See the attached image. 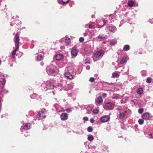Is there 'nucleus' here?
I'll list each match as a JSON object with an SVG mask.
<instances>
[{
  "label": "nucleus",
  "instance_id": "nucleus-64",
  "mask_svg": "<svg viewBox=\"0 0 153 153\" xmlns=\"http://www.w3.org/2000/svg\"><path fill=\"white\" fill-rule=\"evenodd\" d=\"M87 153V152H86V153Z\"/></svg>",
  "mask_w": 153,
  "mask_h": 153
},
{
  "label": "nucleus",
  "instance_id": "nucleus-13",
  "mask_svg": "<svg viewBox=\"0 0 153 153\" xmlns=\"http://www.w3.org/2000/svg\"><path fill=\"white\" fill-rule=\"evenodd\" d=\"M105 106L107 108V109L109 110L113 109L114 107V104L111 102H108L106 103L105 104Z\"/></svg>",
  "mask_w": 153,
  "mask_h": 153
},
{
  "label": "nucleus",
  "instance_id": "nucleus-49",
  "mask_svg": "<svg viewBox=\"0 0 153 153\" xmlns=\"http://www.w3.org/2000/svg\"><path fill=\"white\" fill-rule=\"evenodd\" d=\"M149 22L152 24L153 23V18L152 19H149Z\"/></svg>",
  "mask_w": 153,
  "mask_h": 153
},
{
  "label": "nucleus",
  "instance_id": "nucleus-39",
  "mask_svg": "<svg viewBox=\"0 0 153 153\" xmlns=\"http://www.w3.org/2000/svg\"><path fill=\"white\" fill-rule=\"evenodd\" d=\"M99 110L97 109H95L93 110V112L95 114H97Z\"/></svg>",
  "mask_w": 153,
  "mask_h": 153
},
{
  "label": "nucleus",
  "instance_id": "nucleus-7",
  "mask_svg": "<svg viewBox=\"0 0 153 153\" xmlns=\"http://www.w3.org/2000/svg\"><path fill=\"white\" fill-rule=\"evenodd\" d=\"M115 84L114 83H107L105 86L107 88V90L112 91L115 88Z\"/></svg>",
  "mask_w": 153,
  "mask_h": 153
},
{
  "label": "nucleus",
  "instance_id": "nucleus-9",
  "mask_svg": "<svg viewBox=\"0 0 153 153\" xmlns=\"http://www.w3.org/2000/svg\"><path fill=\"white\" fill-rule=\"evenodd\" d=\"M64 75L65 77L68 79H71L73 78L72 73L70 72H65L64 73Z\"/></svg>",
  "mask_w": 153,
  "mask_h": 153
},
{
  "label": "nucleus",
  "instance_id": "nucleus-53",
  "mask_svg": "<svg viewBox=\"0 0 153 153\" xmlns=\"http://www.w3.org/2000/svg\"><path fill=\"white\" fill-rule=\"evenodd\" d=\"M26 134H25V137H27L28 135V133L26 132Z\"/></svg>",
  "mask_w": 153,
  "mask_h": 153
},
{
  "label": "nucleus",
  "instance_id": "nucleus-20",
  "mask_svg": "<svg viewBox=\"0 0 153 153\" xmlns=\"http://www.w3.org/2000/svg\"><path fill=\"white\" fill-rule=\"evenodd\" d=\"M55 58L57 60H60L63 58L64 56L62 54H58L56 55Z\"/></svg>",
  "mask_w": 153,
  "mask_h": 153
},
{
  "label": "nucleus",
  "instance_id": "nucleus-52",
  "mask_svg": "<svg viewBox=\"0 0 153 153\" xmlns=\"http://www.w3.org/2000/svg\"><path fill=\"white\" fill-rule=\"evenodd\" d=\"M88 35V34L87 33L85 32L83 33V35L84 36H86Z\"/></svg>",
  "mask_w": 153,
  "mask_h": 153
},
{
  "label": "nucleus",
  "instance_id": "nucleus-40",
  "mask_svg": "<svg viewBox=\"0 0 153 153\" xmlns=\"http://www.w3.org/2000/svg\"><path fill=\"white\" fill-rule=\"evenodd\" d=\"M143 109L142 108H141L138 109V113L140 114H142L143 112Z\"/></svg>",
  "mask_w": 153,
  "mask_h": 153
},
{
  "label": "nucleus",
  "instance_id": "nucleus-11",
  "mask_svg": "<svg viewBox=\"0 0 153 153\" xmlns=\"http://www.w3.org/2000/svg\"><path fill=\"white\" fill-rule=\"evenodd\" d=\"M71 53L72 56L75 57L78 54V51L75 48L73 47L71 49Z\"/></svg>",
  "mask_w": 153,
  "mask_h": 153
},
{
  "label": "nucleus",
  "instance_id": "nucleus-6",
  "mask_svg": "<svg viewBox=\"0 0 153 153\" xmlns=\"http://www.w3.org/2000/svg\"><path fill=\"white\" fill-rule=\"evenodd\" d=\"M36 117L34 118V120H42L46 117L45 114L44 112L42 111H39L37 115H36Z\"/></svg>",
  "mask_w": 153,
  "mask_h": 153
},
{
  "label": "nucleus",
  "instance_id": "nucleus-33",
  "mask_svg": "<svg viewBox=\"0 0 153 153\" xmlns=\"http://www.w3.org/2000/svg\"><path fill=\"white\" fill-rule=\"evenodd\" d=\"M146 71L143 70L141 71L140 72L141 75L142 76H145L146 75Z\"/></svg>",
  "mask_w": 153,
  "mask_h": 153
},
{
  "label": "nucleus",
  "instance_id": "nucleus-8",
  "mask_svg": "<svg viewBox=\"0 0 153 153\" xmlns=\"http://www.w3.org/2000/svg\"><path fill=\"white\" fill-rule=\"evenodd\" d=\"M30 128V123H27L25 125L22 126L21 128V130L23 132L29 129Z\"/></svg>",
  "mask_w": 153,
  "mask_h": 153
},
{
  "label": "nucleus",
  "instance_id": "nucleus-27",
  "mask_svg": "<svg viewBox=\"0 0 153 153\" xmlns=\"http://www.w3.org/2000/svg\"><path fill=\"white\" fill-rule=\"evenodd\" d=\"M65 42L66 45L68 46L71 43L70 39L68 37H66L65 40Z\"/></svg>",
  "mask_w": 153,
  "mask_h": 153
},
{
  "label": "nucleus",
  "instance_id": "nucleus-59",
  "mask_svg": "<svg viewBox=\"0 0 153 153\" xmlns=\"http://www.w3.org/2000/svg\"><path fill=\"white\" fill-rule=\"evenodd\" d=\"M1 60L0 59V65H1Z\"/></svg>",
  "mask_w": 153,
  "mask_h": 153
},
{
  "label": "nucleus",
  "instance_id": "nucleus-15",
  "mask_svg": "<svg viewBox=\"0 0 153 153\" xmlns=\"http://www.w3.org/2000/svg\"><path fill=\"white\" fill-rule=\"evenodd\" d=\"M58 2L60 4L64 5L68 4L70 0H57Z\"/></svg>",
  "mask_w": 153,
  "mask_h": 153
},
{
  "label": "nucleus",
  "instance_id": "nucleus-46",
  "mask_svg": "<svg viewBox=\"0 0 153 153\" xmlns=\"http://www.w3.org/2000/svg\"><path fill=\"white\" fill-rule=\"evenodd\" d=\"M106 129L108 131H109L110 130V128L109 126H107L106 127Z\"/></svg>",
  "mask_w": 153,
  "mask_h": 153
},
{
  "label": "nucleus",
  "instance_id": "nucleus-26",
  "mask_svg": "<svg viewBox=\"0 0 153 153\" xmlns=\"http://www.w3.org/2000/svg\"><path fill=\"white\" fill-rule=\"evenodd\" d=\"M127 4H128V6L129 7H131L134 6V5L135 4V2H134V1H129L128 2Z\"/></svg>",
  "mask_w": 153,
  "mask_h": 153
},
{
  "label": "nucleus",
  "instance_id": "nucleus-48",
  "mask_svg": "<svg viewBox=\"0 0 153 153\" xmlns=\"http://www.w3.org/2000/svg\"><path fill=\"white\" fill-rule=\"evenodd\" d=\"M114 16L113 14H111L109 16V19H111L112 18V17Z\"/></svg>",
  "mask_w": 153,
  "mask_h": 153
},
{
  "label": "nucleus",
  "instance_id": "nucleus-60",
  "mask_svg": "<svg viewBox=\"0 0 153 153\" xmlns=\"http://www.w3.org/2000/svg\"><path fill=\"white\" fill-rule=\"evenodd\" d=\"M87 110H89V109H90V108H87Z\"/></svg>",
  "mask_w": 153,
  "mask_h": 153
},
{
  "label": "nucleus",
  "instance_id": "nucleus-32",
  "mask_svg": "<svg viewBox=\"0 0 153 153\" xmlns=\"http://www.w3.org/2000/svg\"><path fill=\"white\" fill-rule=\"evenodd\" d=\"M119 76V75L117 73L114 72L112 74V77L113 78H118Z\"/></svg>",
  "mask_w": 153,
  "mask_h": 153
},
{
  "label": "nucleus",
  "instance_id": "nucleus-31",
  "mask_svg": "<svg viewBox=\"0 0 153 153\" xmlns=\"http://www.w3.org/2000/svg\"><path fill=\"white\" fill-rule=\"evenodd\" d=\"M143 91L142 88H140L138 89L137 91V93L139 94H141L143 93Z\"/></svg>",
  "mask_w": 153,
  "mask_h": 153
},
{
  "label": "nucleus",
  "instance_id": "nucleus-55",
  "mask_svg": "<svg viewBox=\"0 0 153 153\" xmlns=\"http://www.w3.org/2000/svg\"><path fill=\"white\" fill-rule=\"evenodd\" d=\"M88 26V25L87 24H86L84 25V27L86 28V27H87Z\"/></svg>",
  "mask_w": 153,
  "mask_h": 153
},
{
  "label": "nucleus",
  "instance_id": "nucleus-24",
  "mask_svg": "<svg viewBox=\"0 0 153 153\" xmlns=\"http://www.w3.org/2000/svg\"><path fill=\"white\" fill-rule=\"evenodd\" d=\"M128 57H123L122 58L120 61V63L121 64H123L126 63Z\"/></svg>",
  "mask_w": 153,
  "mask_h": 153
},
{
  "label": "nucleus",
  "instance_id": "nucleus-4",
  "mask_svg": "<svg viewBox=\"0 0 153 153\" xmlns=\"http://www.w3.org/2000/svg\"><path fill=\"white\" fill-rule=\"evenodd\" d=\"M19 35L17 34H16V35L14 38V42H15V46H16V48L13 51L12 53V57L13 59L15 58V55L16 54V52L19 48Z\"/></svg>",
  "mask_w": 153,
  "mask_h": 153
},
{
  "label": "nucleus",
  "instance_id": "nucleus-63",
  "mask_svg": "<svg viewBox=\"0 0 153 153\" xmlns=\"http://www.w3.org/2000/svg\"><path fill=\"white\" fill-rule=\"evenodd\" d=\"M1 0H0V2H1Z\"/></svg>",
  "mask_w": 153,
  "mask_h": 153
},
{
  "label": "nucleus",
  "instance_id": "nucleus-3",
  "mask_svg": "<svg viewBox=\"0 0 153 153\" xmlns=\"http://www.w3.org/2000/svg\"><path fill=\"white\" fill-rule=\"evenodd\" d=\"M104 53V51L102 50L98 51L96 52L93 56L94 61L95 62L100 59L102 57Z\"/></svg>",
  "mask_w": 153,
  "mask_h": 153
},
{
  "label": "nucleus",
  "instance_id": "nucleus-2",
  "mask_svg": "<svg viewBox=\"0 0 153 153\" xmlns=\"http://www.w3.org/2000/svg\"><path fill=\"white\" fill-rule=\"evenodd\" d=\"M53 63L54 62H52L50 65L46 68V72L49 75L57 74L59 71L58 69L53 64Z\"/></svg>",
  "mask_w": 153,
  "mask_h": 153
},
{
  "label": "nucleus",
  "instance_id": "nucleus-41",
  "mask_svg": "<svg viewBox=\"0 0 153 153\" xmlns=\"http://www.w3.org/2000/svg\"><path fill=\"white\" fill-rule=\"evenodd\" d=\"M94 80L95 79L93 77H91L89 79V81L91 82H93Z\"/></svg>",
  "mask_w": 153,
  "mask_h": 153
},
{
  "label": "nucleus",
  "instance_id": "nucleus-56",
  "mask_svg": "<svg viewBox=\"0 0 153 153\" xmlns=\"http://www.w3.org/2000/svg\"><path fill=\"white\" fill-rule=\"evenodd\" d=\"M95 17V15H92V16H91V17L92 18H94Z\"/></svg>",
  "mask_w": 153,
  "mask_h": 153
},
{
  "label": "nucleus",
  "instance_id": "nucleus-35",
  "mask_svg": "<svg viewBox=\"0 0 153 153\" xmlns=\"http://www.w3.org/2000/svg\"><path fill=\"white\" fill-rule=\"evenodd\" d=\"M138 122L139 124L141 125L143 123L144 121L143 119H140L138 120Z\"/></svg>",
  "mask_w": 153,
  "mask_h": 153
},
{
  "label": "nucleus",
  "instance_id": "nucleus-30",
  "mask_svg": "<svg viewBox=\"0 0 153 153\" xmlns=\"http://www.w3.org/2000/svg\"><path fill=\"white\" fill-rule=\"evenodd\" d=\"M90 59L89 58H87L85 60V64L90 63Z\"/></svg>",
  "mask_w": 153,
  "mask_h": 153
},
{
  "label": "nucleus",
  "instance_id": "nucleus-10",
  "mask_svg": "<svg viewBox=\"0 0 153 153\" xmlns=\"http://www.w3.org/2000/svg\"><path fill=\"white\" fill-rule=\"evenodd\" d=\"M65 71V72H70L72 73L74 71V66L73 65L69 66L66 68Z\"/></svg>",
  "mask_w": 153,
  "mask_h": 153
},
{
  "label": "nucleus",
  "instance_id": "nucleus-5",
  "mask_svg": "<svg viewBox=\"0 0 153 153\" xmlns=\"http://www.w3.org/2000/svg\"><path fill=\"white\" fill-rule=\"evenodd\" d=\"M117 110L119 111V114L118 115V118H123L127 115V111L126 110L123 109L122 107H119L117 109Z\"/></svg>",
  "mask_w": 153,
  "mask_h": 153
},
{
  "label": "nucleus",
  "instance_id": "nucleus-50",
  "mask_svg": "<svg viewBox=\"0 0 153 153\" xmlns=\"http://www.w3.org/2000/svg\"><path fill=\"white\" fill-rule=\"evenodd\" d=\"M90 121L91 123H94V120L92 118H91L90 119Z\"/></svg>",
  "mask_w": 153,
  "mask_h": 153
},
{
  "label": "nucleus",
  "instance_id": "nucleus-36",
  "mask_svg": "<svg viewBox=\"0 0 153 153\" xmlns=\"http://www.w3.org/2000/svg\"><path fill=\"white\" fill-rule=\"evenodd\" d=\"M152 79L150 77H148L147 78L146 82H147L149 83H150L152 82Z\"/></svg>",
  "mask_w": 153,
  "mask_h": 153
},
{
  "label": "nucleus",
  "instance_id": "nucleus-38",
  "mask_svg": "<svg viewBox=\"0 0 153 153\" xmlns=\"http://www.w3.org/2000/svg\"><path fill=\"white\" fill-rule=\"evenodd\" d=\"M117 43L116 41L112 40L110 42V44L111 45H114Z\"/></svg>",
  "mask_w": 153,
  "mask_h": 153
},
{
  "label": "nucleus",
  "instance_id": "nucleus-62",
  "mask_svg": "<svg viewBox=\"0 0 153 153\" xmlns=\"http://www.w3.org/2000/svg\"><path fill=\"white\" fill-rule=\"evenodd\" d=\"M10 25H12V26H13V25H12V23H11L10 24Z\"/></svg>",
  "mask_w": 153,
  "mask_h": 153
},
{
  "label": "nucleus",
  "instance_id": "nucleus-18",
  "mask_svg": "<svg viewBox=\"0 0 153 153\" xmlns=\"http://www.w3.org/2000/svg\"><path fill=\"white\" fill-rule=\"evenodd\" d=\"M149 114L148 112L145 113L142 115V118L145 120L149 119Z\"/></svg>",
  "mask_w": 153,
  "mask_h": 153
},
{
  "label": "nucleus",
  "instance_id": "nucleus-54",
  "mask_svg": "<svg viewBox=\"0 0 153 153\" xmlns=\"http://www.w3.org/2000/svg\"><path fill=\"white\" fill-rule=\"evenodd\" d=\"M64 41V39H60L59 40V42H62V41Z\"/></svg>",
  "mask_w": 153,
  "mask_h": 153
},
{
  "label": "nucleus",
  "instance_id": "nucleus-45",
  "mask_svg": "<svg viewBox=\"0 0 153 153\" xmlns=\"http://www.w3.org/2000/svg\"><path fill=\"white\" fill-rule=\"evenodd\" d=\"M88 27L90 29H92V28H94L93 27V25H91V24H90V25H89Z\"/></svg>",
  "mask_w": 153,
  "mask_h": 153
},
{
  "label": "nucleus",
  "instance_id": "nucleus-58",
  "mask_svg": "<svg viewBox=\"0 0 153 153\" xmlns=\"http://www.w3.org/2000/svg\"><path fill=\"white\" fill-rule=\"evenodd\" d=\"M20 55L22 56V52H20Z\"/></svg>",
  "mask_w": 153,
  "mask_h": 153
},
{
  "label": "nucleus",
  "instance_id": "nucleus-23",
  "mask_svg": "<svg viewBox=\"0 0 153 153\" xmlns=\"http://www.w3.org/2000/svg\"><path fill=\"white\" fill-rule=\"evenodd\" d=\"M30 97L31 98H36L38 100L40 99V97H39L37 94L34 93L30 95Z\"/></svg>",
  "mask_w": 153,
  "mask_h": 153
},
{
  "label": "nucleus",
  "instance_id": "nucleus-1",
  "mask_svg": "<svg viewBox=\"0 0 153 153\" xmlns=\"http://www.w3.org/2000/svg\"><path fill=\"white\" fill-rule=\"evenodd\" d=\"M54 81L53 80H51L47 81L45 85V87L44 88L45 90L47 91L48 93H51L52 92L53 94L54 93L53 90V89L55 85H56L57 87H60L62 86V83H59L58 82H55V84H54Z\"/></svg>",
  "mask_w": 153,
  "mask_h": 153
},
{
  "label": "nucleus",
  "instance_id": "nucleus-21",
  "mask_svg": "<svg viewBox=\"0 0 153 153\" xmlns=\"http://www.w3.org/2000/svg\"><path fill=\"white\" fill-rule=\"evenodd\" d=\"M106 23V20L105 19H103V20L100 21V22L99 23V26H100V27H98V28H100L101 27H103L104 25H105Z\"/></svg>",
  "mask_w": 153,
  "mask_h": 153
},
{
  "label": "nucleus",
  "instance_id": "nucleus-28",
  "mask_svg": "<svg viewBox=\"0 0 153 153\" xmlns=\"http://www.w3.org/2000/svg\"><path fill=\"white\" fill-rule=\"evenodd\" d=\"M130 49V47L129 45H126L124 46L123 50L124 51H127L129 50Z\"/></svg>",
  "mask_w": 153,
  "mask_h": 153
},
{
  "label": "nucleus",
  "instance_id": "nucleus-61",
  "mask_svg": "<svg viewBox=\"0 0 153 153\" xmlns=\"http://www.w3.org/2000/svg\"><path fill=\"white\" fill-rule=\"evenodd\" d=\"M64 47L63 46V47H62V49H64Z\"/></svg>",
  "mask_w": 153,
  "mask_h": 153
},
{
  "label": "nucleus",
  "instance_id": "nucleus-12",
  "mask_svg": "<svg viewBox=\"0 0 153 153\" xmlns=\"http://www.w3.org/2000/svg\"><path fill=\"white\" fill-rule=\"evenodd\" d=\"M110 117L108 115H105L102 117L100 119V121L101 122L104 123L107 122L109 120Z\"/></svg>",
  "mask_w": 153,
  "mask_h": 153
},
{
  "label": "nucleus",
  "instance_id": "nucleus-44",
  "mask_svg": "<svg viewBox=\"0 0 153 153\" xmlns=\"http://www.w3.org/2000/svg\"><path fill=\"white\" fill-rule=\"evenodd\" d=\"M83 120L85 121H87L88 120V118L86 117H85L83 118Z\"/></svg>",
  "mask_w": 153,
  "mask_h": 153
},
{
  "label": "nucleus",
  "instance_id": "nucleus-37",
  "mask_svg": "<svg viewBox=\"0 0 153 153\" xmlns=\"http://www.w3.org/2000/svg\"><path fill=\"white\" fill-rule=\"evenodd\" d=\"M93 130V128L91 126H89L87 128V131L89 132H91Z\"/></svg>",
  "mask_w": 153,
  "mask_h": 153
},
{
  "label": "nucleus",
  "instance_id": "nucleus-22",
  "mask_svg": "<svg viewBox=\"0 0 153 153\" xmlns=\"http://www.w3.org/2000/svg\"><path fill=\"white\" fill-rule=\"evenodd\" d=\"M144 134L145 136L148 138L149 139L153 138V135H152V133L149 132H145Z\"/></svg>",
  "mask_w": 153,
  "mask_h": 153
},
{
  "label": "nucleus",
  "instance_id": "nucleus-47",
  "mask_svg": "<svg viewBox=\"0 0 153 153\" xmlns=\"http://www.w3.org/2000/svg\"><path fill=\"white\" fill-rule=\"evenodd\" d=\"M107 94L106 93H104L102 94V96L103 97L105 98L106 97Z\"/></svg>",
  "mask_w": 153,
  "mask_h": 153
},
{
  "label": "nucleus",
  "instance_id": "nucleus-16",
  "mask_svg": "<svg viewBox=\"0 0 153 153\" xmlns=\"http://www.w3.org/2000/svg\"><path fill=\"white\" fill-rule=\"evenodd\" d=\"M60 118L63 120H66L68 118V115L66 113H63L61 114Z\"/></svg>",
  "mask_w": 153,
  "mask_h": 153
},
{
  "label": "nucleus",
  "instance_id": "nucleus-57",
  "mask_svg": "<svg viewBox=\"0 0 153 153\" xmlns=\"http://www.w3.org/2000/svg\"><path fill=\"white\" fill-rule=\"evenodd\" d=\"M0 97H1V102L2 101L1 95V94L0 95Z\"/></svg>",
  "mask_w": 153,
  "mask_h": 153
},
{
  "label": "nucleus",
  "instance_id": "nucleus-29",
  "mask_svg": "<svg viewBox=\"0 0 153 153\" xmlns=\"http://www.w3.org/2000/svg\"><path fill=\"white\" fill-rule=\"evenodd\" d=\"M94 139V137L91 135H89L88 136V140L89 141H91Z\"/></svg>",
  "mask_w": 153,
  "mask_h": 153
},
{
  "label": "nucleus",
  "instance_id": "nucleus-25",
  "mask_svg": "<svg viewBox=\"0 0 153 153\" xmlns=\"http://www.w3.org/2000/svg\"><path fill=\"white\" fill-rule=\"evenodd\" d=\"M106 36L104 35L103 34H101L99 35L98 36H97L96 38V40H98V39H105V37Z\"/></svg>",
  "mask_w": 153,
  "mask_h": 153
},
{
  "label": "nucleus",
  "instance_id": "nucleus-19",
  "mask_svg": "<svg viewBox=\"0 0 153 153\" xmlns=\"http://www.w3.org/2000/svg\"><path fill=\"white\" fill-rule=\"evenodd\" d=\"M4 75L1 73H0V84H1L3 85L4 84L5 82L4 80Z\"/></svg>",
  "mask_w": 153,
  "mask_h": 153
},
{
  "label": "nucleus",
  "instance_id": "nucleus-14",
  "mask_svg": "<svg viewBox=\"0 0 153 153\" xmlns=\"http://www.w3.org/2000/svg\"><path fill=\"white\" fill-rule=\"evenodd\" d=\"M108 29L109 31H110L113 33H115L117 30L116 27L112 25H111L108 27Z\"/></svg>",
  "mask_w": 153,
  "mask_h": 153
},
{
  "label": "nucleus",
  "instance_id": "nucleus-42",
  "mask_svg": "<svg viewBox=\"0 0 153 153\" xmlns=\"http://www.w3.org/2000/svg\"><path fill=\"white\" fill-rule=\"evenodd\" d=\"M84 38L83 37H81L79 39V41L80 42H82L84 41Z\"/></svg>",
  "mask_w": 153,
  "mask_h": 153
},
{
  "label": "nucleus",
  "instance_id": "nucleus-43",
  "mask_svg": "<svg viewBox=\"0 0 153 153\" xmlns=\"http://www.w3.org/2000/svg\"><path fill=\"white\" fill-rule=\"evenodd\" d=\"M65 111L68 113H70V112H71L72 111V110H71V108H67L66 109Z\"/></svg>",
  "mask_w": 153,
  "mask_h": 153
},
{
  "label": "nucleus",
  "instance_id": "nucleus-34",
  "mask_svg": "<svg viewBox=\"0 0 153 153\" xmlns=\"http://www.w3.org/2000/svg\"><path fill=\"white\" fill-rule=\"evenodd\" d=\"M43 59V57L41 55H39L37 56V60L39 61Z\"/></svg>",
  "mask_w": 153,
  "mask_h": 153
},
{
  "label": "nucleus",
  "instance_id": "nucleus-51",
  "mask_svg": "<svg viewBox=\"0 0 153 153\" xmlns=\"http://www.w3.org/2000/svg\"><path fill=\"white\" fill-rule=\"evenodd\" d=\"M90 69V67L89 66H87L86 67V69L87 70H89Z\"/></svg>",
  "mask_w": 153,
  "mask_h": 153
},
{
  "label": "nucleus",
  "instance_id": "nucleus-17",
  "mask_svg": "<svg viewBox=\"0 0 153 153\" xmlns=\"http://www.w3.org/2000/svg\"><path fill=\"white\" fill-rule=\"evenodd\" d=\"M102 101L103 100L102 97L100 96L98 97L96 100V104L97 105H99L102 102Z\"/></svg>",
  "mask_w": 153,
  "mask_h": 153
}]
</instances>
